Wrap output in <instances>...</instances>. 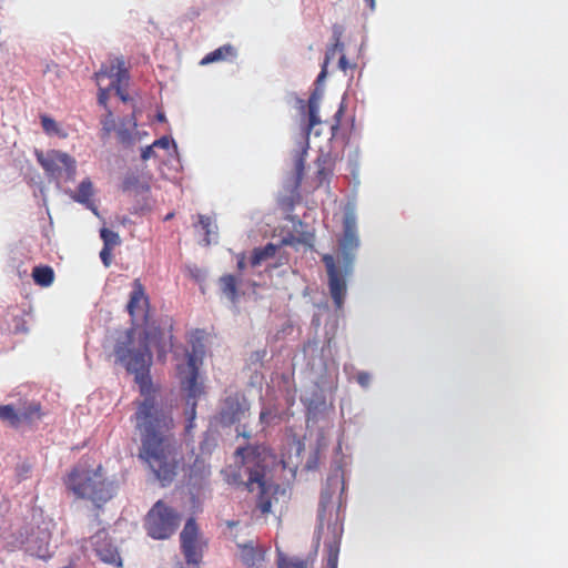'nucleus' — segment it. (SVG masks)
<instances>
[{"instance_id": "1", "label": "nucleus", "mask_w": 568, "mask_h": 568, "mask_svg": "<svg viewBox=\"0 0 568 568\" xmlns=\"http://www.w3.org/2000/svg\"><path fill=\"white\" fill-rule=\"evenodd\" d=\"M140 430V457L144 459L162 487L169 486L176 476L178 464L163 448L162 427L166 426V414L154 397H145L135 413Z\"/></svg>"}, {"instance_id": "2", "label": "nucleus", "mask_w": 568, "mask_h": 568, "mask_svg": "<svg viewBox=\"0 0 568 568\" xmlns=\"http://www.w3.org/2000/svg\"><path fill=\"white\" fill-rule=\"evenodd\" d=\"M338 254H323L327 286L336 310H342L347 294V278L352 275L361 241L356 220L347 214L343 221V234L337 241Z\"/></svg>"}, {"instance_id": "3", "label": "nucleus", "mask_w": 568, "mask_h": 568, "mask_svg": "<svg viewBox=\"0 0 568 568\" xmlns=\"http://www.w3.org/2000/svg\"><path fill=\"white\" fill-rule=\"evenodd\" d=\"M114 356L129 374L134 375L141 394H146L152 387L151 365L153 355L150 348L149 333L129 328L114 344Z\"/></svg>"}, {"instance_id": "4", "label": "nucleus", "mask_w": 568, "mask_h": 568, "mask_svg": "<svg viewBox=\"0 0 568 568\" xmlns=\"http://www.w3.org/2000/svg\"><path fill=\"white\" fill-rule=\"evenodd\" d=\"M65 487L79 499H89L101 507L113 497V486L108 481L102 467L89 468L85 464H77L64 478Z\"/></svg>"}, {"instance_id": "5", "label": "nucleus", "mask_w": 568, "mask_h": 568, "mask_svg": "<svg viewBox=\"0 0 568 568\" xmlns=\"http://www.w3.org/2000/svg\"><path fill=\"white\" fill-rule=\"evenodd\" d=\"M297 112L300 133L297 138V150L294 154V185L297 187L305 175V160L310 148V134L316 124L321 123L318 116L320 97L313 92L307 100L294 98Z\"/></svg>"}, {"instance_id": "6", "label": "nucleus", "mask_w": 568, "mask_h": 568, "mask_svg": "<svg viewBox=\"0 0 568 568\" xmlns=\"http://www.w3.org/2000/svg\"><path fill=\"white\" fill-rule=\"evenodd\" d=\"M180 383L182 390L185 392V415L186 425L185 429L190 430L194 427V420L196 417L197 399L203 394V384L199 383V365L197 358L194 353L187 354V362L185 368L179 369Z\"/></svg>"}, {"instance_id": "7", "label": "nucleus", "mask_w": 568, "mask_h": 568, "mask_svg": "<svg viewBox=\"0 0 568 568\" xmlns=\"http://www.w3.org/2000/svg\"><path fill=\"white\" fill-rule=\"evenodd\" d=\"M178 526V513L162 500H158L145 516L144 528L148 536L154 540L170 538Z\"/></svg>"}, {"instance_id": "8", "label": "nucleus", "mask_w": 568, "mask_h": 568, "mask_svg": "<svg viewBox=\"0 0 568 568\" xmlns=\"http://www.w3.org/2000/svg\"><path fill=\"white\" fill-rule=\"evenodd\" d=\"M18 540L26 552L40 559L48 560L52 557L50 551L51 531L47 524H28L19 530Z\"/></svg>"}, {"instance_id": "9", "label": "nucleus", "mask_w": 568, "mask_h": 568, "mask_svg": "<svg viewBox=\"0 0 568 568\" xmlns=\"http://www.w3.org/2000/svg\"><path fill=\"white\" fill-rule=\"evenodd\" d=\"M36 158L48 176L52 179H60L64 174L65 179L70 180L75 174V161L65 152L51 150L44 154L36 150Z\"/></svg>"}, {"instance_id": "10", "label": "nucleus", "mask_w": 568, "mask_h": 568, "mask_svg": "<svg viewBox=\"0 0 568 568\" xmlns=\"http://www.w3.org/2000/svg\"><path fill=\"white\" fill-rule=\"evenodd\" d=\"M199 527L193 517L187 518L180 534L181 550L187 565L197 566L202 560V549L197 545Z\"/></svg>"}, {"instance_id": "11", "label": "nucleus", "mask_w": 568, "mask_h": 568, "mask_svg": "<svg viewBox=\"0 0 568 568\" xmlns=\"http://www.w3.org/2000/svg\"><path fill=\"white\" fill-rule=\"evenodd\" d=\"M91 544L97 557L101 561L115 566L122 565L118 547L106 531H98L91 537Z\"/></svg>"}, {"instance_id": "12", "label": "nucleus", "mask_w": 568, "mask_h": 568, "mask_svg": "<svg viewBox=\"0 0 568 568\" xmlns=\"http://www.w3.org/2000/svg\"><path fill=\"white\" fill-rule=\"evenodd\" d=\"M256 484L258 487V496L256 500V507L263 513H268L271 510L272 501L268 496V490L271 489V485H267L265 480L264 470H260L257 468L251 469L248 474L247 488L253 490V485Z\"/></svg>"}, {"instance_id": "13", "label": "nucleus", "mask_w": 568, "mask_h": 568, "mask_svg": "<svg viewBox=\"0 0 568 568\" xmlns=\"http://www.w3.org/2000/svg\"><path fill=\"white\" fill-rule=\"evenodd\" d=\"M336 53H339L338 59V68L347 74V71H354L357 68V63L355 61H351L347 59L346 54L344 53V43L341 41L339 34L335 38V43L327 49L325 54V60L322 65L321 73L317 77V81L323 80L326 77V68L331 59L335 57Z\"/></svg>"}, {"instance_id": "14", "label": "nucleus", "mask_w": 568, "mask_h": 568, "mask_svg": "<svg viewBox=\"0 0 568 568\" xmlns=\"http://www.w3.org/2000/svg\"><path fill=\"white\" fill-rule=\"evenodd\" d=\"M93 184L89 178L82 180L77 190L71 193V199L83 205L87 210H90L95 216H100L99 209L95 202L92 200Z\"/></svg>"}, {"instance_id": "15", "label": "nucleus", "mask_w": 568, "mask_h": 568, "mask_svg": "<svg viewBox=\"0 0 568 568\" xmlns=\"http://www.w3.org/2000/svg\"><path fill=\"white\" fill-rule=\"evenodd\" d=\"M136 119L135 115L128 114L124 118L121 119L120 124L116 129V135L119 143L124 148L129 149L132 148L135 144L136 141V132H134L136 128Z\"/></svg>"}, {"instance_id": "16", "label": "nucleus", "mask_w": 568, "mask_h": 568, "mask_svg": "<svg viewBox=\"0 0 568 568\" xmlns=\"http://www.w3.org/2000/svg\"><path fill=\"white\" fill-rule=\"evenodd\" d=\"M237 548L241 550V561L246 568L257 567V564L265 560L266 549L255 546L252 540L237 544Z\"/></svg>"}, {"instance_id": "17", "label": "nucleus", "mask_w": 568, "mask_h": 568, "mask_svg": "<svg viewBox=\"0 0 568 568\" xmlns=\"http://www.w3.org/2000/svg\"><path fill=\"white\" fill-rule=\"evenodd\" d=\"M17 407L21 424L33 425L43 416L42 406L38 400L20 399Z\"/></svg>"}, {"instance_id": "18", "label": "nucleus", "mask_w": 568, "mask_h": 568, "mask_svg": "<svg viewBox=\"0 0 568 568\" xmlns=\"http://www.w3.org/2000/svg\"><path fill=\"white\" fill-rule=\"evenodd\" d=\"M95 78L99 80L101 78H109L112 80L111 87L118 85L122 80L129 78V72L125 68L124 61L122 59H115L109 65H102L101 69L95 73Z\"/></svg>"}, {"instance_id": "19", "label": "nucleus", "mask_w": 568, "mask_h": 568, "mask_svg": "<svg viewBox=\"0 0 568 568\" xmlns=\"http://www.w3.org/2000/svg\"><path fill=\"white\" fill-rule=\"evenodd\" d=\"M315 164L316 179L320 182V184L328 182L335 170V156L331 152L321 151L318 156L316 158Z\"/></svg>"}, {"instance_id": "20", "label": "nucleus", "mask_w": 568, "mask_h": 568, "mask_svg": "<svg viewBox=\"0 0 568 568\" xmlns=\"http://www.w3.org/2000/svg\"><path fill=\"white\" fill-rule=\"evenodd\" d=\"M342 531H343L342 526H338L337 524H335L333 526L332 537L329 538V540L325 541L328 568H337Z\"/></svg>"}, {"instance_id": "21", "label": "nucleus", "mask_w": 568, "mask_h": 568, "mask_svg": "<svg viewBox=\"0 0 568 568\" xmlns=\"http://www.w3.org/2000/svg\"><path fill=\"white\" fill-rule=\"evenodd\" d=\"M242 407L237 398L226 397L220 412L221 422L225 425H232L240 420Z\"/></svg>"}, {"instance_id": "22", "label": "nucleus", "mask_w": 568, "mask_h": 568, "mask_svg": "<svg viewBox=\"0 0 568 568\" xmlns=\"http://www.w3.org/2000/svg\"><path fill=\"white\" fill-rule=\"evenodd\" d=\"M141 304L149 305V297L145 295L144 287L139 280L133 282V288L130 293V300L126 304L128 313L134 317Z\"/></svg>"}, {"instance_id": "23", "label": "nucleus", "mask_w": 568, "mask_h": 568, "mask_svg": "<svg viewBox=\"0 0 568 568\" xmlns=\"http://www.w3.org/2000/svg\"><path fill=\"white\" fill-rule=\"evenodd\" d=\"M236 55V49L232 44L226 43L205 54L200 61V64L207 65L214 62L224 61L227 57L234 59Z\"/></svg>"}, {"instance_id": "24", "label": "nucleus", "mask_w": 568, "mask_h": 568, "mask_svg": "<svg viewBox=\"0 0 568 568\" xmlns=\"http://www.w3.org/2000/svg\"><path fill=\"white\" fill-rule=\"evenodd\" d=\"M284 244V239L280 241L278 245H275L273 243H267L264 246L255 247L251 255V265L257 266L262 262L266 261L270 257H273L277 247L282 246Z\"/></svg>"}, {"instance_id": "25", "label": "nucleus", "mask_w": 568, "mask_h": 568, "mask_svg": "<svg viewBox=\"0 0 568 568\" xmlns=\"http://www.w3.org/2000/svg\"><path fill=\"white\" fill-rule=\"evenodd\" d=\"M33 282L41 287H49L54 281V271L49 265H37L31 274Z\"/></svg>"}, {"instance_id": "26", "label": "nucleus", "mask_w": 568, "mask_h": 568, "mask_svg": "<svg viewBox=\"0 0 568 568\" xmlns=\"http://www.w3.org/2000/svg\"><path fill=\"white\" fill-rule=\"evenodd\" d=\"M0 420L13 429L22 425L18 407L13 404L0 405Z\"/></svg>"}, {"instance_id": "27", "label": "nucleus", "mask_w": 568, "mask_h": 568, "mask_svg": "<svg viewBox=\"0 0 568 568\" xmlns=\"http://www.w3.org/2000/svg\"><path fill=\"white\" fill-rule=\"evenodd\" d=\"M222 292L231 300L236 302L239 300L237 282L234 275L225 274L220 278Z\"/></svg>"}, {"instance_id": "28", "label": "nucleus", "mask_w": 568, "mask_h": 568, "mask_svg": "<svg viewBox=\"0 0 568 568\" xmlns=\"http://www.w3.org/2000/svg\"><path fill=\"white\" fill-rule=\"evenodd\" d=\"M199 225L201 226L202 231L205 234V237L203 239L205 245L211 244L210 235L215 234L216 225L212 222L211 217L206 215H199Z\"/></svg>"}, {"instance_id": "29", "label": "nucleus", "mask_w": 568, "mask_h": 568, "mask_svg": "<svg viewBox=\"0 0 568 568\" xmlns=\"http://www.w3.org/2000/svg\"><path fill=\"white\" fill-rule=\"evenodd\" d=\"M100 237L103 241V246L108 247H114L121 242L119 234L105 226L100 230Z\"/></svg>"}, {"instance_id": "30", "label": "nucleus", "mask_w": 568, "mask_h": 568, "mask_svg": "<svg viewBox=\"0 0 568 568\" xmlns=\"http://www.w3.org/2000/svg\"><path fill=\"white\" fill-rule=\"evenodd\" d=\"M286 568H314V558L306 557H292L290 559L286 558Z\"/></svg>"}, {"instance_id": "31", "label": "nucleus", "mask_w": 568, "mask_h": 568, "mask_svg": "<svg viewBox=\"0 0 568 568\" xmlns=\"http://www.w3.org/2000/svg\"><path fill=\"white\" fill-rule=\"evenodd\" d=\"M101 125L102 138L108 136L112 131H116L118 126L111 110H108L106 115L101 120Z\"/></svg>"}, {"instance_id": "32", "label": "nucleus", "mask_w": 568, "mask_h": 568, "mask_svg": "<svg viewBox=\"0 0 568 568\" xmlns=\"http://www.w3.org/2000/svg\"><path fill=\"white\" fill-rule=\"evenodd\" d=\"M314 241V234L310 232H303L300 236H294L293 234H290L286 236L285 243L286 245H292L294 243H303L308 246H313Z\"/></svg>"}, {"instance_id": "33", "label": "nucleus", "mask_w": 568, "mask_h": 568, "mask_svg": "<svg viewBox=\"0 0 568 568\" xmlns=\"http://www.w3.org/2000/svg\"><path fill=\"white\" fill-rule=\"evenodd\" d=\"M140 180L135 174H126L121 183V189L123 192H129L132 189L136 187Z\"/></svg>"}, {"instance_id": "34", "label": "nucleus", "mask_w": 568, "mask_h": 568, "mask_svg": "<svg viewBox=\"0 0 568 568\" xmlns=\"http://www.w3.org/2000/svg\"><path fill=\"white\" fill-rule=\"evenodd\" d=\"M216 443L214 437L209 435L207 433L204 435V438L200 443V450L202 454H211Z\"/></svg>"}, {"instance_id": "35", "label": "nucleus", "mask_w": 568, "mask_h": 568, "mask_svg": "<svg viewBox=\"0 0 568 568\" xmlns=\"http://www.w3.org/2000/svg\"><path fill=\"white\" fill-rule=\"evenodd\" d=\"M171 144L174 146L175 151H178V144H176V142H175L172 138H170V136H168V135H163V136H161V138L156 139V140L152 143V145H153L154 148H160V149H165V150H166V149H169Z\"/></svg>"}, {"instance_id": "36", "label": "nucleus", "mask_w": 568, "mask_h": 568, "mask_svg": "<svg viewBox=\"0 0 568 568\" xmlns=\"http://www.w3.org/2000/svg\"><path fill=\"white\" fill-rule=\"evenodd\" d=\"M41 125L45 133H53L57 131V123L54 119L49 115H41Z\"/></svg>"}, {"instance_id": "37", "label": "nucleus", "mask_w": 568, "mask_h": 568, "mask_svg": "<svg viewBox=\"0 0 568 568\" xmlns=\"http://www.w3.org/2000/svg\"><path fill=\"white\" fill-rule=\"evenodd\" d=\"M189 274L190 276L196 282V283H203L205 281L206 274L203 270L197 267L196 265L189 267Z\"/></svg>"}, {"instance_id": "38", "label": "nucleus", "mask_w": 568, "mask_h": 568, "mask_svg": "<svg viewBox=\"0 0 568 568\" xmlns=\"http://www.w3.org/2000/svg\"><path fill=\"white\" fill-rule=\"evenodd\" d=\"M344 112H345V105L343 103H341L338 110L334 114V123L332 124L333 135L336 134V131L339 128L341 119L344 115Z\"/></svg>"}, {"instance_id": "39", "label": "nucleus", "mask_w": 568, "mask_h": 568, "mask_svg": "<svg viewBox=\"0 0 568 568\" xmlns=\"http://www.w3.org/2000/svg\"><path fill=\"white\" fill-rule=\"evenodd\" d=\"M326 503H327V500H326L325 496L322 495L321 501H320V508H318V520H320V524L317 527L318 534L323 529V520H324V515H325V510H326Z\"/></svg>"}, {"instance_id": "40", "label": "nucleus", "mask_w": 568, "mask_h": 568, "mask_svg": "<svg viewBox=\"0 0 568 568\" xmlns=\"http://www.w3.org/2000/svg\"><path fill=\"white\" fill-rule=\"evenodd\" d=\"M156 155L154 151V146L152 144L146 145L141 149V159L143 161L150 160L151 158H154Z\"/></svg>"}, {"instance_id": "41", "label": "nucleus", "mask_w": 568, "mask_h": 568, "mask_svg": "<svg viewBox=\"0 0 568 568\" xmlns=\"http://www.w3.org/2000/svg\"><path fill=\"white\" fill-rule=\"evenodd\" d=\"M111 250L112 247L103 246L100 251V258L105 266H109L111 263Z\"/></svg>"}, {"instance_id": "42", "label": "nucleus", "mask_w": 568, "mask_h": 568, "mask_svg": "<svg viewBox=\"0 0 568 568\" xmlns=\"http://www.w3.org/2000/svg\"><path fill=\"white\" fill-rule=\"evenodd\" d=\"M357 382L359 385H362L363 387H367L369 385V382H371V375L366 372H361L357 374Z\"/></svg>"}, {"instance_id": "43", "label": "nucleus", "mask_w": 568, "mask_h": 568, "mask_svg": "<svg viewBox=\"0 0 568 568\" xmlns=\"http://www.w3.org/2000/svg\"><path fill=\"white\" fill-rule=\"evenodd\" d=\"M318 455H320L318 450H315L313 453V455L310 457V459L306 463L307 469H315L317 467L318 458H320Z\"/></svg>"}, {"instance_id": "44", "label": "nucleus", "mask_w": 568, "mask_h": 568, "mask_svg": "<svg viewBox=\"0 0 568 568\" xmlns=\"http://www.w3.org/2000/svg\"><path fill=\"white\" fill-rule=\"evenodd\" d=\"M276 565L277 568H284V551L280 547V545L276 542Z\"/></svg>"}, {"instance_id": "45", "label": "nucleus", "mask_w": 568, "mask_h": 568, "mask_svg": "<svg viewBox=\"0 0 568 568\" xmlns=\"http://www.w3.org/2000/svg\"><path fill=\"white\" fill-rule=\"evenodd\" d=\"M108 93H109L108 89H100L99 90L98 102H99L100 105L106 106Z\"/></svg>"}, {"instance_id": "46", "label": "nucleus", "mask_w": 568, "mask_h": 568, "mask_svg": "<svg viewBox=\"0 0 568 568\" xmlns=\"http://www.w3.org/2000/svg\"><path fill=\"white\" fill-rule=\"evenodd\" d=\"M260 418H261V420H262L263 423L268 424V423H271V419L273 418V416H272V413H271L270 410H265V409H263V410L261 412Z\"/></svg>"}, {"instance_id": "47", "label": "nucleus", "mask_w": 568, "mask_h": 568, "mask_svg": "<svg viewBox=\"0 0 568 568\" xmlns=\"http://www.w3.org/2000/svg\"><path fill=\"white\" fill-rule=\"evenodd\" d=\"M268 273H270V277L273 278L274 276V273H276L277 276H281L283 271L280 270V266L278 265H273L272 267L268 268Z\"/></svg>"}, {"instance_id": "48", "label": "nucleus", "mask_w": 568, "mask_h": 568, "mask_svg": "<svg viewBox=\"0 0 568 568\" xmlns=\"http://www.w3.org/2000/svg\"><path fill=\"white\" fill-rule=\"evenodd\" d=\"M112 88H115V89H116V93H118V95L120 97V99H121L122 101H128L129 97H128V94H125V93H123V92H122V90H121V88H120V84H118V85H113Z\"/></svg>"}, {"instance_id": "49", "label": "nucleus", "mask_w": 568, "mask_h": 568, "mask_svg": "<svg viewBox=\"0 0 568 568\" xmlns=\"http://www.w3.org/2000/svg\"><path fill=\"white\" fill-rule=\"evenodd\" d=\"M236 265H237V268H239L240 271H243V270L246 267V262H245L244 256H242V257L237 258V263H236Z\"/></svg>"}, {"instance_id": "50", "label": "nucleus", "mask_w": 568, "mask_h": 568, "mask_svg": "<svg viewBox=\"0 0 568 568\" xmlns=\"http://www.w3.org/2000/svg\"><path fill=\"white\" fill-rule=\"evenodd\" d=\"M365 4L371 9V11H374L376 8L375 0H364Z\"/></svg>"}, {"instance_id": "51", "label": "nucleus", "mask_w": 568, "mask_h": 568, "mask_svg": "<svg viewBox=\"0 0 568 568\" xmlns=\"http://www.w3.org/2000/svg\"><path fill=\"white\" fill-rule=\"evenodd\" d=\"M156 120L159 122H165L166 121V116H165V114L163 112H158L156 113Z\"/></svg>"}, {"instance_id": "52", "label": "nucleus", "mask_w": 568, "mask_h": 568, "mask_svg": "<svg viewBox=\"0 0 568 568\" xmlns=\"http://www.w3.org/2000/svg\"><path fill=\"white\" fill-rule=\"evenodd\" d=\"M277 204H278V206H284V195H282V194L277 195Z\"/></svg>"}, {"instance_id": "53", "label": "nucleus", "mask_w": 568, "mask_h": 568, "mask_svg": "<svg viewBox=\"0 0 568 568\" xmlns=\"http://www.w3.org/2000/svg\"><path fill=\"white\" fill-rule=\"evenodd\" d=\"M278 464L282 465V467L284 468V454L283 453H281L278 456Z\"/></svg>"}, {"instance_id": "54", "label": "nucleus", "mask_w": 568, "mask_h": 568, "mask_svg": "<svg viewBox=\"0 0 568 568\" xmlns=\"http://www.w3.org/2000/svg\"><path fill=\"white\" fill-rule=\"evenodd\" d=\"M173 215H174V214H173L172 212L168 213V214L164 216V221H170V220L173 217Z\"/></svg>"}, {"instance_id": "55", "label": "nucleus", "mask_w": 568, "mask_h": 568, "mask_svg": "<svg viewBox=\"0 0 568 568\" xmlns=\"http://www.w3.org/2000/svg\"><path fill=\"white\" fill-rule=\"evenodd\" d=\"M244 450H245V448L240 447V448H237L236 453H237L239 455H241Z\"/></svg>"}, {"instance_id": "56", "label": "nucleus", "mask_w": 568, "mask_h": 568, "mask_svg": "<svg viewBox=\"0 0 568 568\" xmlns=\"http://www.w3.org/2000/svg\"><path fill=\"white\" fill-rule=\"evenodd\" d=\"M235 525H236V523H235V521H229V523H227V526H229V527H234Z\"/></svg>"}]
</instances>
